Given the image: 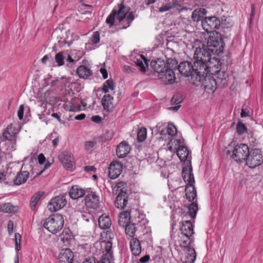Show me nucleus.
<instances>
[{"instance_id": "nucleus-1", "label": "nucleus", "mask_w": 263, "mask_h": 263, "mask_svg": "<svg viewBox=\"0 0 263 263\" xmlns=\"http://www.w3.org/2000/svg\"><path fill=\"white\" fill-rule=\"evenodd\" d=\"M129 10L130 8L125 6L123 3L117 4L106 18V23L110 26H113L116 16L119 23L120 29L127 28L135 19L133 12H129Z\"/></svg>"}, {"instance_id": "nucleus-2", "label": "nucleus", "mask_w": 263, "mask_h": 263, "mask_svg": "<svg viewBox=\"0 0 263 263\" xmlns=\"http://www.w3.org/2000/svg\"><path fill=\"white\" fill-rule=\"evenodd\" d=\"M221 63L220 60L215 58L210 57V59L200 66L197 69H195L197 71V76L201 78L204 74H211L215 76L216 78L221 80L226 79L227 75L225 72L220 71ZM200 79H199V81Z\"/></svg>"}, {"instance_id": "nucleus-3", "label": "nucleus", "mask_w": 263, "mask_h": 263, "mask_svg": "<svg viewBox=\"0 0 263 263\" xmlns=\"http://www.w3.org/2000/svg\"><path fill=\"white\" fill-rule=\"evenodd\" d=\"M128 217L133 221V223L126 225L125 233L126 235L133 237L135 235L136 231L135 224L140 221V219L141 218L140 216L139 212L133 209L130 210V211H125L121 213L119 216V222L120 223L121 222V219L123 218L126 219Z\"/></svg>"}, {"instance_id": "nucleus-4", "label": "nucleus", "mask_w": 263, "mask_h": 263, "mask_svg": "<svg viewBox=\"0 0 263 263\" xmlns=\"http://www.w3.org/2000/svg\"><path fill=\"white\" fill-rule=\"evenodd\" d=\"M64 222V218L62 215L53 214L45 219L43 226L50 233L56 234L62 229Z\"/></svg>"}, {"instance_id": "nucleus-5", "label": "nucleus", "mask_w": 263, "mask_h": 263, "mask_svg": "<svg viewBox=\"0 0 263 263\" xmlns=\"http://www.w3.org/2000/svg\"><path fill=\"white\" fill-rule=\"evenodd\" d=\"M211 52L209 51L206 47L205 45L201 44L196 48L194 54V59L195 61L194 64L196 69H197L205 62L208 59H210L211 56Z\"/></svg>"}, {"instance_id": "nucleus-6", "label": "nucleus", "mask_w": 263, "mask_h": 263, "mask_svg": "<svg viewBox=\"0 0 263 263\" xmlns=\"http://www.w3.org/2000/svg\"><path fill=\"white\" fill-rule=\"evenodd\" d=\"M224 42L218 33L210 35L205 45L206 48L212 53L218 54L223 51Z\"/></svg>"}, {"instance_id": "nucleus-7", "label": "nucleus", "mask_w": 263, "mask_h": 263, "mask_svg": "<svg viewBox=\"0 0 263 263\" xmlns=\"http://www.w3.org/2000/svg\"><path fill=\"white\" fill-rule=\"evenodd\" d=\"M17 134V129L12 124H9L4 130L3 137L7 140L8 143L10 145L7 148V150L12 151L15 149Z\"/></svg>"}, {"instance_id": "nucleus-8", "label": "nucleus", "mask_w": 263, "mask_h": 263, "mask_svg": "<svg viewBox=\"0 0 263 263\" xmlns=\"http://www.w3.org/2000/svg\"><path fill=\"white\" fill-rule=\"evenodd\" d=\"M259 149L255 148L249 152L246 159V164L250 168H255L262 163V156Z\"/></svg>"}, {"instance_id": "nucleus-9", "label": "nucleus", "mask_w": 263, "mask_h": 263, "mask_svg": "<svg viewBox=\"0 0 263 263\" xmlns=\"http://www.w3.org/2000/svg\"><path fill=\"white\" fill-rule=\"evenodd\" d=\"M249 152L248 145L241 143L237 144L232 151V158L236 161L241 162L245 160Z\"/></svg>"}, {"instance_id": "nucleus-10", "label": "nucleus", "mask_w": 263, "mask_h": 263, "mask_svg": "<svg viewBox=\"0 0 263 263\" xmlns=\"http://www.w3.org/2000/svg\"><path fill=\"white\" fill-rule=\"evenodd\" d=\"M220 24V20L216 16L205 17L201 22L202 28L208 33L215 31L219 28Z\"/></svg>"}, {"instance_id": "nucleus-11", "label": "nucleus", "mask_w": 263, "mask_h": 263, "mask_svg": "<svg viewBox=\"0 0 263 263\" xmlns=\"http://www.w3.org/2000/svg\"><path fill=\"white\" fill-rule=\"evenodd\" d=\"M67 203L64 196H58L51 199L48 204V210L51 212H56L63 208Z\"/></svg>"}, {"instance_id": "nucleus-12", "label": "nucleus", "mask_w": 263, "mask_h": 263, "mask_svg": "<svg viewBox=\"0 0 263 263\" xmlns=\"http://www.w3.org/2000/svg\"><path fill=\"white\" fill-rule=\"evenodd\" d=\"M85 204L89 208L96 209L99 206L100 197L96 192H88L85 197Z\"/></svg>"}, {"instance_id": "nucleus-13", "label": "nucleus", "mask_w": 263, "mask_h": 263, "mask_svg": "<svg viewBox=\"0 0 263 263\" xmlns=\"http://www.w3.org/2000/svg\"><path fill=\"white\" fill-rule=\"evenodd\" d=\"M195 64L193 65L191 62L188 61L181 62L178 66V69L181 74L185 77L194 76L195 73L197 74Z\"/></svg>"}, {"instance_id": "nucleus-14", "label": "nucleus", "mask_w": 263, "mask_h": 263, "mask_svg": "<svg viewBox=\"0 0 263 263\" xmlns=\"http://www.w3.org/2000/svg\"><path fill=\"white\" fill-rule=\"evenodd\" d=\"M182 176L184 181L187 183L186 185H193L195 182L194 175L192 173L191 162L187 163L182 168Z\"/></svg>"}, {"instance_id": "nucleus-15", "label": "nucleus", "mask_w": 263, "mask_h": 263, "mask_svg": "<svg viewBox=\"0 0 263 263\" xmlns=\"http://www.w3.org/2000/svg\"><path fill=\"white\" fill-rule=\"evenodd\" d=\"M108 176L114 179L118 178L122 171V165L117 161H114L110 164L108 167Z\"/></svg>"}, {"instance_id": "nucleus-16", "label": "nucleus", "mask_w": 263, "mask_h": 263, "mask_svg": "<svg viewBox=\"0 0 263 263\" xmlns=\"http://www.w3.org/2000/svg\"><path fill=\"white\" fill-rule=\"evenodd\" d=\"M211 74H204L203 77L204 79L202 81V85L205 89L209 93L214 92L216 89L217 83L215 78Z\"/></svg>"}, {"instance_id": "nucleus-17", "label": "nucleus", "mask_w": 263, "mask_h": 263, "mask_svg": "<svg viewBox=\"0 0 263 263\" xmlns=\"http://www.w3.org/2000/svg\"><path fill=\"white\" fill-rule=\"evenodd\" d=\"M128 203V197L126 191H121L117 195L115 201V206L119 209H123Z\"/></svg>"}, {"instance_id": "nucleus-18", "label": "nucleus", "mask_w": 263, "mask_h": 263, "mask_svg": "<svg viewBox=\"0 0 263 263\" xmlns=\"http://www.w3.org/2000/svg\"><path fill=\"white\" fill-rule=\"evenodd\" d=\"M60 160L67 170H71L73 163V158L71 153L68 151H64L60 156Z\"/></svg>"}, {"instance_id": "nucleus-19", "label": "nucleus", "mask_w": 263, "mask_h": 263, "mask_svg": "<svg viewBox=\"0 0 263 263\" xmlns=\"http://www.w3.org/2000/svg\"><path fill=\"white\" fill-rule=\"evenodd\" d=\"M151 65L154 70L158 73V76L163 73L168 69L165 62L160 59L152 61Z\"/></svg>"}, {"instance_id": "nucleus-20", "label": "nucleus", "mask_w": 263, "mask_h": 263, "mask_svg": "<svg viewBox=\"0 0 263 263\" xmlns=\"http://www.w3.org/2000/svg\"><path fill=\"white\" fill-rule=\"evenodd\" d=\"M73 259V254L70 249H64L61 250L59 259L60 263H71Z\"/></svg>"}, {"instance_id": "nucleus-21", "label": "nucleus", "mask_w": 263, "mask_h": 263, "mask_svg": "<svg viewBox=\"0 0 263 263\" xmlns=\"http://www.w3.org/2000/svg\"><path fill=\"white\" fill-rule=\"evenodd\" d=\"M180 230L181 234L192 236L194 233V226L190 220H183L181 222Z\"/></svg>"}, {"instance_id": "nucleus-22", "label": "nucleus", "mask_w": 263, "mask_h": 263, "mask_svg": "<svg viewBox=\"0 0 263 263\" xmlns=\"http://www.w3.org/2000/svg\"><path fill=\"white\" fill-rule=\"evenodd\" d=\"M177 154L181 161L186 162V164H187L189 161L191 162V153L188 150L186 146L180 145L177 151Z\"/></svg>"}, {"instance_id": "nucleus-23", "label": "nucleus", "mask_w": 263, "mask_h": 263, "mask_svg": "<svg viewBox=\"0 0 263 263\" xmlns=\"http://www.w3.org/2000/svg\"><path fill=\"white\" fill-rule=\"evenodd\" d=\"M158 77L165 84H173L176 79L175 72L172 69H168L163 73L159 74Z\"/></svg>"}, {"instance_id": "nucleus-24", "label": "nucleus", "mask_w": 263, "mask_h": 263, "mask_svg": "<svg viewBox=\"0 0 263 263\" xmlns=\"http://www.w3.org/2000/svg\"><path fill=\"white\" fill-rule=\"evenodd\" d=\"M114 98L109 94L105 95L101 100V104L105 110L111 112L113 110L114 105L113 103Z\"/></svg>"}, {"instance_id": "nucleus-25", "label": "nucleus", "mask_w": 263, "mask_h": 263, "mask_svg": "<svg viewBox=\"0 0 263 263\" xmlns=\"http://www.w3.org/2000/svg\"><path fill=\"white\" fill-rule=\"evenodd\" d=\"M85 194V191L78 185L72 186L69 191V196L73 199H77L83 197Z\"/></svg>"}, {"instance_id": "nucleus-26", "label": "nucleus", "mask_w": 263, "mask_h": 263, "mask_svg": "<svg viewBox=\"0 0 263 263\" xmlns=\"http://www.w3.org/2000/svg\"><path fill=\"white\" fill-rule=\"evenodd\" d=\"M129 145L124 141L121 142L117 146L116 154L119 158H124L129 153Z\"/></svg>"}, {"instance_id": "nucleus-27", "label": "nucleus", "mask_w": 263, "mask_h": 263, "mask_svg": "<svg viewBox=\"0 0 263 263\" xmlns=\"http://www.w3.org/2000/svg\"><path fill=\"white\" fill-rule=\"evenodd\" d=\"M29 176V172L21 170L17 174L15 178L13 179V183L16 185H20L24 184L27 181Z\"/></svg>"}, {"instance_id": "nucleus-28", "label": "nucleus", "mask_w": 263, "mask_h": 263, "mask_svg": "<svg viewBox=\"0 0 263 263\" xmlns=\"http://www.w3.org/2000/svg\"><path fill=\"white\" fill-rule=\"evenodd\" d=\"M130 249L132 254L135 256H139L141 253L140 241L137 238H133L130 241Z\"/></svg>"}, {"instance_id": "nucleus-29", "label": "nucleus", "mask_w": 263, "mask_h": 263, "mask_svg": "<svg viewBox=\"0 0 263 263\" xmlns=\"http://www.w3.org/2000/svg\"><path fill=\"white\" fill-rule=\"evenodd\" d=\"M77 73L80 78L87 79L92 74L91 70L85 65H80L77 69Z\"/></svg>"}, {"instance_id": "nucleus-30", "label": "nucleus", "mask_w": 263, "mask_h": 263, "mask_svg": "<svg viewBox=\"0 0 263 263\" xmlns=\"http://www.w3.org/2000/svg\"><path fill=\"white\" fill-rule=\"evenodd\" d=\"M61 240L65 246H68L70 243V241L73 238L72 233L70 229L65 228L60 236Z\"/></svg>"}, {"instance_id": "nucleus-31", "label": "nucleus", "mask_w": 263, "mask_h": 263, "mask_svg": "<svg viewBox=\"0 0 263 263\" xmlns=\"http://www.w3.org/2000/svg\"><path fill=\"white\" fill-rule=\"evenodd\" d=\"M98 222L100 227L103 229H108L111 225V221L109 217L104 214L99 217Z\"/></svg>"}, {"instance_id": "nucleus-32", "label": "nucleus", "mask_w": 263, "mask_h": 263, "mask_svg": "<svg viewBox=\"0 0 263 263\" xmlns=\"http://www.w3.org/2000/svg\"><path fill=\"white\" fill-rule=\"evenodd\" d=\"M181 7L180 5L178 3V2L176 1H172L165 4L162 5L159 8V11L160 12H164L165 11H167L172 9L177 8V9H179V8Z\"/></svg>"}, {"instance_id": "nucleus-33", "label": "nucleus", "mask_w": 263, "mask_h": 263, "mask_svg": "<svg viewBox=\"0 0 263 263\" xmlns=\"http://www.w3.org/2000/svg\"><path fill=\"white\" fill-rule=\"evenodd\" d=\"M185 196L189 201H193L197 197L196 191L194 185H186Z\"/></svg>"}, {"instance_id": "nucleus-34", "label": "nucleus", "mask_w": 263, "mask_h": 263, "mask_svg": "<svg viewBox=\"0 0 263 263\" xmlns=\"http://www.w3.org/2000/svg\"><path fill=\"white\" fill-rule=\"evenodd\" d=\"M102 246L105 251L104 257L102 258H107L110 261V258L112 257V242L110 241H104Z\"/></svg>"}, {"instance_id": "nucleus-35", "label": "nucleus", "mask_w": 263, "mask_h": 263, "mask_svg": "<svg viewBox=\"0 0 263 263\" xmlns=\"http://www.w3.org/2000/svg\"><path fill=\"white\" fill-rule=\"evenodd\" d=\"M0 211L4 213H15L17 211V207L10 203H5L0 205Z\"/></svg>"}, {"instance_id": "nucleus-36", "label": "nucleus", "mask_w": 263, "mask_h": 263, "mask_svg": "<svg viewBox=\"0 0 263 263\" xmlns=\"http://www.w3.org/2000/svg\"><path fill=\"white\" fill-rule=\"evenodd\" d=\"M188 212L187 214L193 219L195 218L198 211V204L196 202H193L187 206Z\"/></svg>"}, {"instance_id": "nucleus-37", "label": "nucleus", "mask_w": 263, "mask_h": 263, "mask_svg": "<svg viewBox=\"0 0 263 263\" xmlns=\"http://www.w3.org/2000/svg\"><path fill=\"white\" fill-rule=\"evenodd\" d=\"M136 65L139 67L140 70L142 72L146 71V67L147 66V62L146 58L144 55L141 54L140 59H137L135 62Z\"/></svg>"}, {"instance_id": "nucleus-38", "label": "nucleus", "mask_w": 263, "mask_h": 263, "mask_svg": "<svg viewBox=\"0 0 263 263\" xmlns=\"http://www.w3.org/2000/svg\"><path fill=\"white\" fill-rule=\"evenodd\" d=\"M196 252L195 249L191 248H188L185 255V262L193 263L196 259Z\"/></svg>"}, {"instance_id": "nucleus-39", "label": "nucleus", "mask_w": 263, "mask_h": 263, "mask_svg": "<svg viewBox=\"0 0 263 263\" xmlns=\"http://www.w3.org/2000/svg\"><path fill=\"white\" fill-rule=\"evenodd\" d=\"M191 237L181 234V236H179V239L178 240L180 246L186 249L190 248L189 246L191 242Z\"/></svg>"}, {"instance_id": "nucleus-40", "label": "nucleus", "mask_w": 263, "mask_h": 263, "mask_svg": "<svg viewBox=\"0 0 263 263\" xmlns=\"http://www.w3.org/2000/svg\"><path fill=\"white\" fill-rule=\"evenodd\" d=\"M115 89V86L113 81L111 79H108L106 81L103 86L102 90L104 93H106L109 92V90H114Z\"/></svg>"}, {"instance_id": "nucleus-41", "label": "nucleus", "mask_w": 263, "mask_h": 263, "mask_svg": "<svg viewBox=\"0 0 263 263\" xmlns=\"http://www.w3.org/2000/svg\"><path fill=\"white\" fill-rule=\"evenodd\" d=\"M41 194L40 192L35 193L31 198L30 206L31 209L34 210L37 203L41 199Z\"/></svg>"}, {"instance_id": "nucleus-42", "label": "nucleus", "mask_w": 263, "mask_h": 263, "mask_svg": "<svg viewBox=\"0 0 263 263\" xmlns=\"http://www.w3.org/2000/svg\"><path fill=\"white\" fill-rule=\"evenodd\" d=\"M147 137V129L142 127L138 131L137 140L139 142H143L145 140Z\"/></svg>"}, {"instance_id": "nucleus-43", "label": "nucleus", "mask_w": 263, "mask_h": 263, "mask_svg": "<svg viewBox=\"0 0 263 263\" xmlns=\"http://www.w3.org/2000/svg\"><path fill=\"white\" fill-rule=\"evenodd\" d=\"M66 53L64 51H61L55 54V61L59 66H62L64 64V55Z\"/></svg>"}, {"instance_id": "nucleus-44", "label": "nucleus", "mask_w": 263, "mask_h": 263, "mask_svg": "<svg viewBox=\"0 0 263 263\" xmlns=\"http://www.w3.org/2000/svg\"><path fill=\"white\" fill-rule=\"evenodd\" d=\"M165 63L167 68L169 69H172L174 70V69H176V67H178V62L175 58H167Z\"/></svg>"}, {"instance_id": "nucleus-45", "label": "nucleus", "mask_w": 263, "mask_h": 263, "mask_svg": "<svg viewBox=\"0 0 263 263\" xmlns=\"http://www.w3.org/2000/svg\"><path fill=\"white\" fill-rule=\"evenodd\" d=\"M177 128L174 124L168 123L166 128L167 134L171 136H174L177 134Z\"/></svg>"}, {"instance_id": "nucleus-46", "label": "nucleus", "mask_w": 263, "mask_h": 263, "mask_svg": "<svg viewBox=\"0 0 263 263\" xmlns=\"http://www.w3.org/2000/svg\"><path fill=\"white\" fill-rule=\"evenodd\" d=\"M91 6L88 5L83 4L79 7V12L83 14H91L92 11L89 9H91Z\"/></svg>"}, {"instance_id": "nucleus-47", "label": "nucleus", "mask_w": 263, "mask_h": 263, "mask_svg": "<svg viewBox=\"0 0 263 263\" xmlns=\"http://www.w3.org/2000/svg\"><path fill=\"white\" fill-rule=\"evenodd\" d=\"M83 263H110V261L106 258H102L100 261H97L94 257L86 258Z\"/></svg>"}, {"instance_id": "nucleus-48", "label": "nucleus", "mask_w": 263, "mask_h": 263, "mask_svg": "<svg viewBox=\"0 0 263 263\" xmlns=\"http://www.w3.org/2000/svg\"><path fill=\"white\" fill-rule=\"evenodd\" d=\"M192 18L194 22L202 21L203 18V16L201 15V11H198V9L194 10L192 12Z\"/></svg>"}, {"instance_id": "nucleus-49", "label": "nucleus", "mask_w": 263, "mask_h": 263, "mask_svg": "<svg viewBox=\"0 0 263 263\" xmlns=\"http://www.w3.org/2000/svg\"><path fill=\"white\" fill-rule=\"evenodd\" d=\"M236 130L238 135H242L247 131V127L243 123L240 122L237 123Z\"/></svg>"}, {"instance_id": "nucleus-50", "label": "nucleus", "mask_w": 263, "mask_h": 263, "mask_svg": "<svg viewBox=\"0 0 263 263\" xmlns=\"http://www.w3.org/2000/svg\"><path fill=\"white\" fill-rule=\"evenodd\" d=\"M96 144V142L93 141H86L85 143V150L87 153H91L93 148Z\"/></svg>"}, {"instance_id": "nucleus-51", "label": "nucleus", "mask_w": 263, "mask_h": 263, "mask_svg": "<svg viewBox=\"0 0 263 263\" xmlns=\"http://www.w3.org/2000/svg\"><path fill=\"white\" fill-rule=\"evenodd\" d=\"M100 42V33L98 31H96L93 33L91 37V42L93 44H96Z\"/></svg>"}, {"instance_id": "nucleus-52", "label": "nucleus", "mask_w": 263, "mask_h": 263, "mask_svg": "<svg viewBox=\"0 0 263 263\" xmlns=\"http://www.w3.org/2000/svg\"><path fill=\"white\" fill-rule=\"evenodd\" d=\"M15 237L16 249L17 251H19L21 249L20 245H21V236L18 233H16L15 234Z\"/></svg>"}, {"instance_id": "nucleus-53", "label": "nucleus", "mask_w": 263, "mask_h": 263, "mask_svg": "<svg viewBox=\"0 0 263 263\" xmlns=\"http://www.w3.org/2000/svg\"><path fill=\"white\" fill-rule=\"evenodd\" d=\"M65 108L69 111H77L80 110V107L72 105L65 104Z\"/></svg>"}, {"instance_id": "nucleus-54", "label": "nucleus", "mask_w": 263, "mask_h": 263, "mask_svg": "<svg viewBox=\"0 0 263 263\" xmlns=\"http://www.w3.org/2000/svg\"><path fill=\"white\" fill-rule=\"evenodd\" d=\"M24 106L21 105L17 111V116L20 120H22L24 116Z\"/></svg>"}, {"instance_id": "nucleus-55", "label": "nucleus", "mask_w": 263, "mask_h": 263, "mask_svg": "<svg viewBox=\"0 0 263 263\" xmlns=\"http://www.w3.org/2000/svg\"><path fill=\"white\" fill-rule=\"evenodd\" d=\"M84 171L88 173L96 172V168L94 166L87 165L84 167Z\"/></svg>"}, {"instance_id": "nucleus-56", "label": "nucleus", "mask_w": 263, "mask_h": 263, "mask_svg": "<svg viewBox=\"0 0 263 263\" xmlns=\"http://www.w3.org/2000/svg\"><path fill=\"white\" fill-rule=\"evenodd\" d=\"M39 163L40 164H43L46 162V158L43 154L41 153L37 156Z\"/></svg>"}, {"instance_id": "nucleus-57", "label": "nucleus", "mask_w": 263, "mask_h": 263, "mask_svg": "<svg viewBox=\"0 0 263 263\" xmlns=\"http://www.w3.org/2000/svg\"><path fill=\"white\" fill-rule=\"evenodd\" d=\"M149 256L148 255H146L141 257L137 263H147L149 261Z\"/></svg>"}, {"instance_id": "nucleus-58", "label": "nucleus", "mask_w": 263, "mask_h": 263, "mask_svg": "<svg viewBox=\"0 0 263 263\" xmlns=\"http://www.w3.org/2000/svg\"><path fill=\"white\" fill-rule=\"evenodd\" d=\"M124 70L126 72L130 73L134 72L135 71V69L130 66L125 65L124 66Z\"/></svg>"}, {"instance_id": "nucleus-59", "label": "nucleus", "mask_w": 263, "mask_h": 263, "mask_svg": "<svg viewBox=\"0 0 263 263\" xmlns=\"http://www.w3.org/2000/svg\"><path fill=\"white\" fill-rule=\"evenodd\" d=\"M91 120L96 123H99L101 121V117L100 116L96 115L91 117Z\"/></svg>"}, {"instance_id": "nucleus-60", "label": "nucleus", "mask_w": 263, "mask_h": 263, "mask_svg": "<svg viewBox=\"0 0 263 263\" xmlns=\"http://www.w3.org/2000/svg\"><path fill=\"white\" fill-rule=\"evenodd\" d=\"M100 72L102 74L103 78L104 79H106L108 78V73L107 70L104 68L100 69Z\"/></svg>"}, {"instance_id": "nucleus-61", "label": "nucleus", "mask_w": 263, "mask_h": 263, "mask_svg": "<svg viewBox=\"0 0 263 263\" xmlns=\"http://www.w3.org/2000/svg\"><path fill=\"white\" fill-rule=\"evenodd\" d=\"M85 117H86V115L85 114H81L78 115H77L74 117V119H75V120H82L84 119Z\"/></svg>"}, {"instance_id": "nucleus-62", "label": "nucleus", "mask_w": 263, "mask_h": 263, "mask_svg": "<svg viewBox=\"0 0 263 263\" xmlns=\"http://www.w3.org/2000/svg\"><path fill=\"white\" fill-rule=\"evenodd\" d=\"M13 227V221H11V220L9 221L8 223V229L9 232H10V231H12Z\"/></svg>"}, {"instance_id": "nucleus-63", "label": "nucleus", "mask_w": 263, "mask_h": 263, "mask_svg": "<svg viewBox=\"0 0 263 263\" xmlns=\"http://www.w3.org/2000/svg\"><path fill=\"white\" fill-rule=\"evenodd\" d=\"M240 116L242 118L246 117L249 116L248 112L245 109H242Z\"/></svg>"}, {"instance_id": "nucleus-64", "label": "nucleus", "mask_w": 263, "mask_h": 263, "mask_svg": "<svg viewBox=\"0 0 263 263\" xmlns=\"http://www.w3.org/2000/svg\"><path fill=\"white\" fill-rule=\"evenodd\" d=\"M49 60V57L48 55H45L42 59L41 61L43 64H46L47 61Z\"/></svg>"}]
</instances>
